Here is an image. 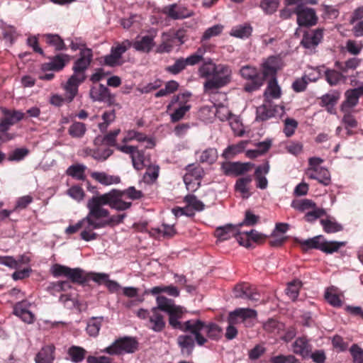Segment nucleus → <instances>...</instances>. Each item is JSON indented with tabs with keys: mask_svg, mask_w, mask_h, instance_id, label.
Here are the masks:
<instances>
[{
	"mask_svg": "<svg viewBox=\"0 0 363 363\" xmlns=\"http://www.w3.org/2000/svg\"><path fill=\"white\" fill-rule=\"evenodd\" d=\"M157 304H159L160 311L166 312L169 315V324L174 329H179L183 332H189L195 336L196 344L204 345L208 338L218 340L222 336V328L213 323H206L199 319L187 320L184 323L179 321L185 312L184 308L177 306L172 299L164 296H157Z\"/></svg>",
	"mask_w": 363,
	"mask_h": 363,
	"instance_id": "nucleus-1",
	"label": "nucleus"
},
{
	"mask_svg": "<svg viewBox=\"0 0 363 363\" xmlns=\"http://www.w3.org/2000/svg\"><path fill=\"white\" fill-rule=\"evenodd\" d=\"M86 206L88 213L80 220V238L89 242L98 238V234L94 230L104 228L101 218L107 216V209H100L91 199L88 201Z\"/></svg>",
	"mask_w": 363,
	"mask_h": 363,
	"instance_id": "nucleus-2",
	"label": "nucleus"
},
{
	"mask_svg": "<svg viewBox=\"0 0 363 363\" xmlns=\"http://www.w3.org/2000/svg\"><path fill=\"white\" fill-rule=\"evenodd\" d=\"M125 196L122 190L116 189L91 198L100 209H105L104 206L108 205L111 208L117 211H125L131 207L132 203L125 201Z\"/></svg>",
	"mask_w": 363,
	"mask_h": 363,
	"instance_id": "nucleus-3",
	"label": "nucleus"
},
{
	"mask_svg": "<svg viewBox=\"0 0 363 363\" xmlns=\"http://www.w3.org/2000/svg\"><path fill=\"white\" fill-rule=\"evenodd\" d=\"M232 71L229 66L219 64L213 77L208 79L203 84L204 91L208 94L216 93V90L228 84L231 81Z\"/></svg>",
	"mask_w": 363,
	"mask_h": 363,
	"instance_id": "nucleus-4",
	"label": "nucleus"
},
{
	"mask_svg": "<svg viewBox=\"0 0 363 363\" xmlns=\"http://www.w3.org/2000/svg\"><path fill=\"white\" fill-rule=\"evenodd\" d=\"M303 250L308 249H319L321 251L331 254L337 252L341 247L346 245V242L327 241L322 235L315 236L307 240H299Z\"/></svg>",
	"mask_w": 363,
	"mask_h": 363,
	"instance_id": "nucleus-5",
	"label": "nucleus"
},
{
	"mask_svg": "<svg viewBox=\"0 0 363 363\" xmlns=\"http://www.w3.org/2000/svg\"><path fill=\"white\" fill-rule=\"evenodd\" d=\"M3 117L0 119V141L6 142L13 138V136L7 133L9 128L24 119L26 114L18 110H9L2 108Z\"/></svg>",
	"mask_w": 363,
	"mask_h": 363,
	"instance_id": "nucleus-6",
	"label": "nucleus"
},
{
	"mask_svg": "<svg viewBox=\"0 0 363 363\" xmlns=\"http://www.w3.org/2000/svg\"><path fill=\"white\" fill-rule=\"evenodd\" d=\"M240 74L243 79L249 81L244 86L247 92L258 90L264 84V77L255 67L245 65L240 68Z\"/></svg>",
	"mask_w": 363,
	"mask_h": 363,
	"instance_id": "nucleus-7",
	"label": "nucleus"
},
{
	"mask_svg": "<svg viewBox=\"0 0 363 363\" xmlns=\"http://www.w3.org/2000/svg\"><path fill=\"white\" fill-rule=\"evenodd\" d=\"M132 43L128 40H125L121 43L116 42L111 49L110 54L104 57L105 65L110 67H115L122 64L121 57L130 47Z\"/></svg>",
	"mask_w": 363,
	"mask_h": 363,
	"instance_id": "nucleus-8",
	"label": "nucleus"
},
{
	"mask_svg": "<svg viewBox=\"0 0 363 363\" xmlns=\"http://www.w3.org/2000/svg\"><path fill=\"white\" fill-rule=\"evenodd\" d=\"M138 347V342L132 337H125L118 339L107 347L104 352L110 354H122L134 352Z\"/></svg>",
	"mask_w": 363,
	"mask_h": 363,
	"instance_id": "nucleus-9",
	"label": "nucleus"
},
{
	"mask_svg": "<svg viewBox=\"0 0 363 363\" xmlns=\"http://www.w3.org/2000/svg\"><path fill=\"white\" fill-rule=\"evenodd\" d=\"M89 96L93 101L104 102L108 106L121 108L120 104L116 101L115 95L112 94L109 89L101 84L92 86L90 89Z\"/></svg>",
	"mask_w": 363,
	"mask_h": 363,
	"instance_id": "nucleus-10",
	"label": "nucleus"
},
{
	"mask_svg": "<svg viewBox=\"0 0 363 363\" xmlns=\"http://www.w3.org/2000/svg\"><path fill=\"white\" fill-rule=\"evenodd\" d=\"M93 58L92 51L89 48L82 49L79 57L74 63L72 75L82 77V79H86L85 71L90 65Z\"/></svg>",
	"mask_w": 363,
	"mask_h": 363,
	"instance_id": "nucleus-11",
	"label": "nucleus"
},
{
	"mask_svg": "<svg viewBox=\"0 0 363 363\" xmlns=\"http://www.w3.org/2000/svg\"><path fill=\"white\" fill-rule=\"evenodd\" d=\"M116 149L121 152L130 155L134 168L137 170L143 169L146 165L145 157L142 151L133 145H117Z\"/></svg>",
	"mask_w": 363,
	"mask_h": 363,
	"instance_id": "nucleus-12",
	"label": "nucleus"
},
{
	"mask_svg": "<svg viewBox=\"0 0 363 363\" xmlns=\"http://www.w3.org/2000/svg\"><path fill=\"white\" fill-rule=\"evenodd\" d=\"M257 316V311L254 309L239 308L229 313L228 322L238 324L245 323L246 326H249L250 320L256 319Z\"/></svg>",
	"mask_w": 363,
	"mask_h": 363,
	"instance_id": "nucleus-13",
	"label": "nucleus"
},
{
	"mask_svg": "<svg viewBox=\"0 0 363 363\" xmlns=\"http://www.w3.org/2000/svg\"><path fill=\"white\" fill-rule=\"evenodd\" d=\"M294 12L297 15V23L300 26H312L316 24L318 17L313 9L299 4Z\"/></svg>",
	"mask_w": 363,
	"mask_h": 363,
	"instance_id": "nucleus-14",
	"label": "nucleus"
},
{
	"mask_svg": "<svg viewBox=\"0 0 363 363\" xmlns=\"http://www.w3.org/2000/svg\"><path fill=\"white\" fill-rule=\"evenodd\" d=\"M162 13L173 20L184 19L194 15L193 11L177 4H172L164 6L162 9Z\"/></svg>",
	"mask_w": 363,
	"mask_h": 363,
	"instance_id": "nucleus-15",
	"label": "nucleus"
},
{
	"mask_svg": "<svg viewBox=\"0 0 363 363\" xmlns=\"http://www.w3.org/2000/svg\"><path fill=\"white\" fill-rule=\"evenodd\" d=\"M84 79L79 76L71 75L66 83L62 84V89L65 90L66 103L72 102L78 94V87Z\"/></svg>",
	"mask_w": 363,
	"mask_h": 363,
	"instance_id": "nucleus-16",
	"label": "nucleus"
},
{
	"mask_svg": "<svg viewBox=\"0 0 363 363\" xmlns=\"http://www.w3.org/2000/svg\"><path fill=\"white\" fill-rule=\"evenodd\" d=\"M159 304L153 307L150 311L147 326L154 332H161L165 327L166 323L164 315L161 313Z\"/></svg>",
	"mask_w": 363,
	"mask_h": 363,
	"instance_id": "nucleus-17",
	"label": "nucleus"
},
{
	"mask_svg": "<svg viewBox=\"0 0 363 363\" xmlns=\"http://www.w3.org/2000/svg\"><path fill=\"white\" fill-rule=\"evenodd\" d=\"M156 33H152L148 35L138 37L132 43V46L137 50L143 52H149L155 45V38Z\"/></svg>",
	"mask_w": 363,
	"mask_h": 363,
	"instance_id": "nucleus-18",
	"label": "nucleus"
},
{
	"mask_svg": "<svg viewBox=\"0 0 363 363\" xmlns=\"http://www.w3.org/2000/svg\"><path fill=\"white\" fill-rule=\"evenodd\" d=\"M252 165L250 163L224 162L221 165V169L226 175H240L248 170Z\"/></svg>",
	"mask_w": 363,
	"mask_h": 363,
	"instance_id": "nucleus-19",
	"label": "nucleus"
},
{
	"mask_svg": "<svg viewBox=\"0 0 363 363\" xmlns=\"http://www.w3.org/2000/svg\"><path fill=\"white\" fill-rule=\"evenodd\" d=\"M71 57L67 54H58L50 58V61L45 63L43 68L45 70L60 71L69 62Z\"/></svg>",
	"mask_w": 363,
	"mask_h": 363,
	"instance_id": "nucleus-20",
	"label": "nucleus"
},
{
	"mask_svg": "<svg viewBox=\"0 0 363 363\" xmlns=\"http://www.w3.org/2000/svg\"><path fill=\"white\" fill-rule=\"evenodd\" d=\"M345 101L342 104V110L345 108H352L355 106L360 96H363V84L354 89H350L345 91Z\"/></svg>",
	"mask_w": 363,
	"mask_h": 363,
	"instance_id": "nucleus-21",
	"label": "nucleus"
},
{
	"mask_svg": "<svg viewBox=\"0 0 363 363\" xmlns=\"http://www.w3.org/2000/svg\"><path fill=\"white\" fill-rule=\"evenodd\" d=\"M195 336L194 337L190 335H182L177 337V343L181 349L183 355L189 356L191 354L194 348Z\"/></svg>",
	"mask_w": 363,
	"mask_h": 363,
	"instance_id": "nucleus-22",
	"label": "nucleus"
},
{
	"mask_svg": "<svg viewBox=\"0 0 363 363\" xmlns=\"http://www.w3.org/2000/svg\"><path fill=\"white\" fill-rule=\"evenodd\" d=\"M55 347L53 345L43 347L35 357V363H53Z\"/></svg>",
	"mask_w": 363,
	"mask_h": 363,
	"instance_id": "nucleus-23",
	"label": "nucleus"
},
{
	"mask_svg": "<svg viewBox=\"0 0 363 363\" xmlns=\"http://www.w3.org/2000/svg\"><path fill=\"white\" fill-rule=\"evenodd\" d=\"M293 352L303 358L308 357L311 352V346L305 337L297 338L292 345Z\"/></svg>",
	"mask_w": 363,
	"mask_h": 363,
	"instance_id": "nucleus-24",
	"label": "nucleus"
},
{
	"mask_svg": "<svg viewBox=\"0 0 363 363\" xmlns=\"http://www.w3.org/2000/svg\"><path fill=\"white\" fill-rule=\"evenodd\" d=\"M323 38V30L316 29L303 35L301 44L306 48H313L318 45Z\"/></svg>",
	"mask_w": 363,
	"mask_h": 363,
	"instance_id": "nucleus-25",
	"label": "nucleus"
},
{
	"mask_svg": "<svg viewBox=\"0 0 363 363\" xmlns=\"http://www.w3.org/2000/svg\"><path fill=\"white\" fill-rule=\"evenodd\" d=\"M262 73L264 77V82L267 77H274L277 71L279 68V60L276 57L271 56L266 59L262 64Z\"/></svg>",
	"mask_w": 363,
	"mask_h": 363,
	"instance_id": "nucleus-26",
	"label": "nucleus"
},
{
	"mask_svg": "<svg viewBox=\"0 0 363 363\" xmlns=\"http://www.w3.org/2000/svg\"><path fill=\"white\" fill-rule=\"evenodd\" d=\"M91 177L104 186L117 184L121 182L120 177L117 175H110L104 172H94L91 173Z\"/></svg>",
	"mask_w": 363,
	"mask_h": 363,
	"instance_id": "nucleus-27",
	"label": "nucleus"
},
{
	"mask_svg": "<svg viewBox=\"0 0 363 363\" xmlns=\"http://www.w3.org/2000/svg\"><path fill=\"white\" fill-rule=\"evenodd\" d=\"M238 227L232 224L218 227L215 232L216 236L220 241L228 240L238 233Z\"/></svg>",
	"mask_w": 363,
	"mask_h": 363,
	"instance_id": "nucleus-28",
	"label": "nucleus"
},
{
	"mask_svg": "<svg viewBox=\"0 0 363 363\" xmlns=\"http://www.w3.org/2000/svg\"><path fill=\"white\" fill-rule=\"evenodd\" d=\"M281 91L280 86L278 85L277 79L273 77L271 79L267 84L264 91V96L267 102H270L271 99H277L281 97Z\"/></svg>",
	"mask_w": 363,
	"mask_h": 363,
	"instance_id": "nucleus-29",
	"label": "nucleus"
},
{
	"mask_svg": "<svg viewBox=\"0 0 363 363\" xmlns=\"http://www.w3.org/2000/svg\"><path fill=\"white\" fill-rule=\"evenodd\" d=\"M28 303L26 301L18 303L14 307V314L22 319L23 321L31 323L34 320V315L27 308Z\"/></svg>",
	"mask_w": 363,
	"mask_h": 363,
	"instance_id": "nucleus-30",
	"label": "nucleus"
},
{
	"mask_svg": "<svg viewBox=\"0 0 363 363\" xmlns=\"http://www.w3.org/2000/svg\"><path fill=\"white\" fill-rule=\"evenodd\" d=\"M277 110L275 107H272L270 102L266 101L265 104L257 108V120L266 121L274 117Z\"/></svg>",
	"mask_w": 363,
	"mask_h": 363,
	"instance_id": "nucleus-31",
	"label": "nucleus"
},
{
	"mask_svg": "<svg viewBox=\"0 0 363 363\" xmlns=\"http://www.w3.org/2000/svg\"><path fill=\"white\" fill-rule=\"evenodd\" d=\"M187 173L184 177V182L186 186L187 189H189V186L192 181L191 177L195 179H199L202 177L203 169L199 166L194 167L193 164L188 165Z\"/></svg>",
	"mask_w": 363,
	"mask_h": 363,
	"instance_id": "nucleus-32",
	"label": "nucleus"
},
{
	"mask_svg": "<svg viewBox=\"0 0 363 363\" xmlns=\"http://www.w3.org/2000/svg\"><path fill=\"white\" fill-rule=\"evenodd\" d=\"M251 182L250 176L241 177L236 182L235 190L241 194L242 198H248L250 196L249 186Z\"/></svg>",
	"mask_w": 363,
	"mask_h": 363,
	"instance_id": "nucleus-33",
	"label": "nucleus"
},
{
	"mask_svg": "<svg viewBox=\"0 0 363 363\" xmlns=\"http://www.w3.org/2000/svg\"><path fill=\"white\" fill-rule=\"evenodd\" d=\"M342 295L337 294V289L335 286L328 288L325 293L326 301L335 307H340L342 304L341 297Z\"/></svg>",
	"mask_w": 363,
	"mask_h": 363,
	"instance_id": "nucleus-34",
	"label": "nucleus"
},
{
	"mask_svg": "<svg viewBox=\"0 0 363 363\" xmlns=\"http://www.w3.org/2000/svg\"><path fill=\"white\" fill-rule=\"evenodd\" d=\"M43 37L45 38L46 43L54 47L55 50H67V47L60 35L57 34H45Z\"/></svg>",
	"mask_w": 363,
	"mask_h": 363,
	"instance_id": "nucleus-35",
	"label": "nucleus"
},
{
	"mask_svg": "<svg viewBox=\"0 0 363 363\" xmlns=\"http://www.w3.org/2000/svg\"><path fill=\"white\" fill-rule=\"evenodd\" d=\"M248 143V140H242L235 145H229L223 151V156L225 158H230L242 152L245 150Z\"/></svg>",
	"mask_w": 363,
	"mask_h": 363,
	"instance_id": "nucleus-36",
	"label": "nucleus"
},
{
	"mask_svg": "<svg viewBox=\"0 0 363 363\" xmlns=\"http://www.w3.org/2000/svg\"><path fill=\"white\" fill-rule=\"evenodd\" d=\"M150 294L152 295H157L161 293H166L170 296L178 297L179 296V290L177 287L169 285V286H157L152 287L150 291Z\"/></svg>",
	"mask_w": 363,
	"mask_h": 363,
	"instance_id": "nucleus-37",
	"label": "nucleus"
},
{
	"mask_svg": "<svg viewBox=\"0 0 363 363\" xmlns=\"http://www.w3.org/2000/svg\"><path fill=\"white\" fill-rule=\"evenodd\" d=\"M86 169V167L84 164H76L69 167L66 173L73 178L83 181L86 177L84 174Z\"/></svg>",
	"mask_w": 363,
	"mask_h": 363,
	"instance_id": "nucleus-38",
	"label": "nucleus"
},
{
	"mask_svg": "<svg viewBox=\"0 0 363 363\" xmlns=\"http://www.w3.org/2000/svg\"><path fill=\"white\" fill-rule=\"evenodd\" d=\"M103 319V317H92L88 320L86 330L90 336L96 337L98 335Z\"/></svg>",
	"mask_w": 363,
	"mask_h": 363,
	"instance_id": "nucleus-39",
	"label": "nucleus"
},
{
	"mask_svg": "<svg viewBox=\"0 0 363 363\" xmlns=\"http://www.w3.org/2000/svg\"><path fill=\"white\" fill-rule=\"evenodd\" d=\"M86 132V126L82 122H73L68 129L69 135L74 138H82Z\"/></svg>",
	"mask_w": 363,
	"mask_h": 363,
	"instance_id": "nucleus-40",
	"label": "nucleus"
},
{
	"mask_svg": "<svg viewBox=\"0 0 363 363\" xmlns=\"http://www.w3.org/2000/svg\"><path fill=\"white\" fill-rule=\"evenodd\" d=\"M67 354L72 362L79 363L84 359L86 351L81 347L72 346L68 349Z\"/></svg>",
	"mask_w": 363,
	"mask_h": 363,
	"instance_id": "nucleus-41",
	"label": "nucleus"
},
{
	"mask_svg": "<svg viewBox=\"0 0 363 363\" xmlns=\"http://www.w3.org/2000/svg\"><path fill=\"white\" fill-rule=\"evenodd\" d=\"M323 160L318 157H313L308 159V167L306 170V174L308 177H314V172L323 169L320 164Z\"/></svg>",
	"mask_w": 363,
	"mask_h": 363,
	"instance_id": "nucleus-42",
	"label": "nucleus"
},
{
	"mask_svg": "<svg viewBox=\"0 0 363 363\" xmlns=\"http://www.w3.org/2000/svg\"><path fill=\"white\" fill-rule=\"evenodd\" d=\"M320 223L327 233H334L342 230V226L333 218L321 219Z\"/></svg>",
	"mask_w": 363,
	"mask_h": 363,
	"instance_id": "nucleus-43",
	"label": "nucleus"
},
{
	"mask_svg": "<svg viewBox=\"0 0 363 363\" xmlns=\"http://www.w3.org/2000/svg\"><path fill=\"white\" fill-rule=\"evenodd\" d=\"M218 158V152L215 148H208L202 151L199 157L201 163L213 164Z\"/></svg>",
	"mask_w": 363,
	"mask_h": 363,
	"instance_id": "nucleus-44",
	"label": "nucleus"
},
{
	"mask_svg": "<svg viewBox=\"0 0 363 363\" xmlns=\"http://www.w3.org/2000/svg\"><path fill=\"white\" fill-rule=\"evenodd\" d=\"M172 35L167 33H164L162 35V43L157 48V52L159 53L169 52L172 49Z\"/></svg>",
	"mask_w": 363,
	"mask_h": 363,
	"instance_id": "nucleus-45",
	"label": "nucleus"
},
{
	"mask_svg": "<svg viewBox=\"0 0 363 363\" xmlns=\"http://www.w3.org/2000/svg\"><path fill=\"white\" fill-rule=\"evenodd\" d=\"M361 60L356 57L348 59L344 64L335 62V66L342 72L347 73L350 69H355L360 64Z\"/></svg>",
	"mask_w": 363,
	"mask_h": 363,
	"instance_id": "nucleus-46",
	"label": "nucleus"
},
{
	"mask_svg": "<svg viewBox=\"0 0 363 363\" xmlns=\"http://www.w3.org/2000/svg\"><path fill=\"white\" fill-rule=\"evenodd\" d=\"M218 68V65L213 63L211 61L203 63L199 68V72L201 77L209 78L213 77Z\"/></svg>",
	"mask_w": 363,
	"mask_h": 363,
	"instance_id": "nucleus-47",
	"label": "nucleus"
},
{
	"mask_svg": "<svg viewBox=\"0 0 363 363\" xmlns=\"http://www.w3.org/2000/svg\"><path fill=\"white\" fill-rule=\"evenodd\" d=\"M103 122L99 124V128L101 132H105L108 126L116 119L115 110L105 111L101 116Z\"/></svg>",
	"mask_w": 363,
	"mask_h": 363,
	"instance_id": "nucleus-48",
	"label": "nucleus"
},
{
	"mask_svg": "<svg viewBox=\"0 0 363 363\" xmlns=\"http://www.w3.org/2000/svg\"><path fill=\"white\" fill-rule=\"evenodd\" d=\"M326 81L331 86L337 85L345 79L342 73L335 69H327L325 72Z\"/></svg>",
	"mask_w": 363,
	"mask_h": 363,
	"instance_id": "nucleus-49",
	"label": "nucleus"
},
{
	"mask_svg": "<svg viewBox=\"0 0 363 363\" xmlns=\"http://www.w3.org/2000/svg\"><path fill=\"white\" fill-rule=\"evenodd\" d=\"M125 217V214H120L111 216L110 213L107 209V216L102 217L101 220L104 228L108 226L112 227L122 223Z\"/></svg>",
	"mask_w": 363,
	"mask_h": 363,
	"instance_id": "nucleus-50",
	"label": "nucleus"
},
{
	"mask_svg": "<svg viewBox=\"0 0 363 363\" xmlns=\"http://www.w3.org/2000/svg\"><path fill=\"white\" fill-rule=\"evenodd\" d=\"M311 179H316L319 183L324 186H328L330 184L331 177L329 171L326 168L320 169L314 172V177H309Z\"/></svg>",
	"mask_w": 363,
	"mask_h": 363,
	"instance_id": "nucleus-51",
	"label": "nucleus"
},
{
	"mask_svg": "<svg viewBox=\"0 0 363 363\" xmlns=\"http://www.w3.org/2000/svg\"><path fill=\"white\" fill-rule=\"evenodd\" d=\"M252 33V28L250 26H239L233 28L230 31L232 36L245 38H248Z\"/></svg>",
	"mask_w": 363,
	"mask_h": 363,
	"instance_id": "nucleus-52",
	"label": "nucleus"
},
{
	"mask_svg": "<svg viewBox=\"0 0 363 363\" xmlns=\"http://www.w3.org/2000/svg\"><path fill=\"white\" fill-rule=\"evenodd\" d=\"M291 206L299 211L303 212L306 210L314 208L315 203L310 199H304L293 201Z\"/></svg>",
	"mask_w": 363,
	"mask_h": 363,
	"instance_id": "nucleus-53",
	"label": "nucleus"
},
{
	"mask_svg": "<svg viewBox=\"0 0 363 363\" xmlns=\"http://www.w3.org/2000/svg\"><path fill=\"white\" fill-rule=\"evenodd\" d=\"M69 288H70L69 282L64 281L50 283L47 290L52 295H55L56 293L66 291Z\"/></svg>",
	"mask_w": 363,
	"mask_h": 363,
	"instance_id": "nucleus-54",
	"label": "nucleus"
},
{
	"mask_svg": "<svg viewBox=\"0 0 363 363\" xmlns=\"http://www.w3.org/2000/svg\"><path fill=\"white\" fill-rule=\"evenodd\" d=\"M279 5V0H261L260 7L264 13L272 14L274 13Z\"/></svg>",
	"mask_w": 363,
	"mask_h": 363,
	"instance_id": "nucleus-55",
	"label": "nucleus"
},
{
	"mask_svg": "<svg viewBox=\"0 0 363 363\" xmlns=\"http://www.w3.org/2000/svg\"><path fill=\"white\" fill-rule=\"evenodd\" d=\"M206 52V49L203 48H199L196 52L191 54L188 57L185 58V61L187 65H195L199 64L203 59V56Z\"/></svg>",
	"mask_w": 363,
	"mask_h": 363,
	"instance_id": "nucleus-56",
	"label": "nucleus"
},
{
	"mask_svg": "<svg viewBox=\"0 0 363 363\" xmlns=\"http://www.w3.org/2000/svg\"><path fill=\"white\" fill-rule=\"evenodd\" d=\"M229 123L232 130L235 135L241 137L244 135L245 130L243 125L240 119L236 116H233L230 118Z\"/></svg>",
	"mask_w": 363,
	"mask_h": 363,
	"instance_id": "nucleus-57",
	"label": "nucleus"
},
{
	"mask_svg": "<svg viewBox=\"0 0 363 363\" xmlns=\"http://www.w3.org/2000/svg\"><path fill=\"white\" fill-rule=\"evenodd\" d=\"M301 287V282L299 281H294L288 284L286 289L287 296L293 301L296 300L298 296L299 289Z\"/></svg>",
	"mask_w": 363,
	"mask_h": 363,
	"instance_id": "nucleus-58",
	"label": "nucleus"
},
{
	"mask_svg": "<svg viewBox=\"0 0 363 363\" xmlns=\"http://www.w3.org/2000/svg\"><path fill=\"white\" fill-rule=\"evenodd\" d=\"M345 48L347 51L353 55L359 54L363 48V43L361 41L348 40L346 42Z\"/></svg>",
	"mask_w": 363,
	"mask_h": 363,
	"instance_id": "nucleus-59",
	"label": "nucleus"
},
{
	"mask_svg": "<svg viewBox=\"0 0 363 363\" xmlns=\"http://www.w3.org/2000/svg\"><path fill=\"white\" fill-rule=\"evenodd\" d=\"M187 66L184 58L177 59L172 65L168 66L166 70L173 74H177Z\"/></svg>",
	"mask_w": 363,
	"mask_h": 363,
	"instance_id": "nucleus-60",
	"label": "nucleus"
},
{
	"mask_svg": "<svg viewBox=\"0 0 363 363\" xmlns=\"http://www.w3.org/2000/svg\"><path fill=\"white\" fill-rule=\"evenodd\" d=\"M184 201L189 206L196 211H203L204 209V204L201 201L198 200L194 195H187L184 197Z\"/></svg>",
	"mask_w": 363,
	"mask_h": 363,
	"instance_id": "nucleus-61",
	"label": "nucleus"
},
{
	"mask_svg": "<svg viewBox=\"0 0 363 363\" xmlns=\"http://www.w3.org/2000/svg\"><path fill=\"white\" fill-rule=\"evenodd\" d=\"M223 29V26L220 24H217L211 28H208L204 32L201 40H208L213 37L217 36L222 33Z\"/></svg>",
	"mask_w": 363,
	"mask_h": 363,
	"instance_id": "nucleus-62",
	"label": "nucleus"
},
{
	"mask_svg": "<svg viewBox=\"0 0 363 363\" xmlns=\"http://www.w3.org/2000/svg\"><path fill=\"white\" fill-rule=\"evenodd\" d=\"M216 116L220 121H229L230 118L234 115L231 113L228 107L222 104H218L216 107Z\"/></svg>",
	"mask_w": 363,
	"mask_h": 363,
	"instance_id": "nucleus-63",
	"label": "nucleus"
},
{
	"mask_svg": "<svg viewBox=\"0 0 363 363\" xmlns=\"http://www.w3.org/2000/svg\"><path fill=\"white\" fill-rule=\"evenodd\" d=\"M350 352L354 363H363V349L358 345H352L350 349Z\"/></svg>",
	"mask_w": 363,
	"mask_h": 363,
	"instance_id": "nucleus-64",
	"label": "nucleus"
}]
</instances>
